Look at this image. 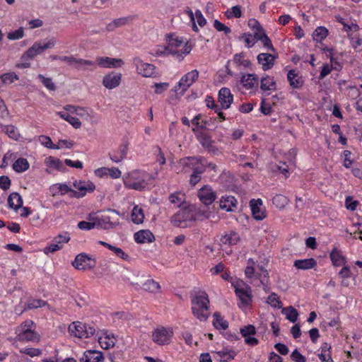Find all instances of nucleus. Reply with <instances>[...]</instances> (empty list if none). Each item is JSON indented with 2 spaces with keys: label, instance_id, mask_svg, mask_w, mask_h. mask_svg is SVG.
Wrapping results in <instances>:
<instances>
[{
  "label": "nucleus",
  "instance_id": "f257e3e1",
  "mask_svg": "<svg viewBox=\"0 0 362 362\" xmlns=\"http://www.w3.org/2000/svg\"><path fill=\"white\" fill-rule=\"evenodd\" d=\"M192 46L182 37L171 34L168 37L166 46H158L152 54L156 57L171 55L175 59L181 62L190 53Z\"/></svg>",
  "mask_w": 362,
  "mask_h": 362
},
{
  "label": "nucleus",
  "instance_id": "f03ea898",
  "mask_svg": "<svg viewBox=\"0 0 362 362\" xmlns=\"http://www.w3.org/2000/svg\"><path fill=\"white\" fill-rule=\"evenodd\" d=\"M192 311L200 321H206L210 315L209 299L207 293L200 291L192 298Z\"/></svg>",
  "mask_w": 362,
  "mask_h": 362
},
{
  "label": "nucleus",
  "instance_id": "7ed1b4c3",
  "mask_svg": "<svg viewBox=\"0 0 362 362\" xmlns=\"http://www.w3.org/2000/svg\"><path fill=\"white\" fill-rule=\"evenodd\" d=\"M149 174L142 170H132L123 177L124 187L137 191L145 189L149 184Z\"/></svg>",
  "mask_w": 362,
  "mask_h": 362
},
{
  "label": "nucleus",
  "instance_id": "20e7f679",
  "mask_svg": "<svg viewBox=\"0 0 362 362\" xmlns=\"http://www.w3.org/2000/svg\"><path fill=\"white\" fill-rule=\"evenodd\" d=\"M33 327L34 323L30 320H25L16 329L17 340L22 342H39L40 337L34 331Z\"/></svg>",
  "mask_w": 362,
  "mask_h": 362
},
{
  "label": "nucleus",
  "instance_id": "39448f33",
  "mask_svg": "<svg viewBox=\"0 0 362 362\" xmlns=\"http://www.w3.org/2000/svg\"><path fill=\"white\" fill-rule=\"evenodd\" d=\"M56 45V40L54 37L45 39V40H38L26 50L23 54V58L24 59H33L36 56L42 54L46 49L53 48Z\"/></svg>",
  "mask_w": 362,
  "mask_h": 362
},
{
  "label": "nucleus",
  "instance_id": "423d86ee",
  "mask_svg": "<svg viewBox=\"0 0 362 362\" xmlns=\"http://www.w3.org/2000/svg\"><path fill=\"white\" fill-rule=\"evenodd\" d=\"M119 215L116 210L109 209L107 214L94 216L91 220H96L97 228L110 229L119 224Z\"/></svg>",
  "mask_w": 362,
  "mask_h": 362
},
{
  "label": "nucleus",
  "instance_id": "0eeeda50",
  "mask_svg": "<svg viewBox=\"0 0 362 362\" xmlns=\"http://www.w3.org/2000/svg\"><path fill=\"white\" fill-rule=\"evenodd\" d=\"M199 72L197 69L184 74L177 85L174 87V91L183 95L189 87L198 79Z\"/></svg>",
  "mask_w": 362,
  "mask_h": 362
},
{
  "label": "nucleus",
  "instance_id": "6e6552de",
  "mask_svg": "<svg viewBox=\"0 0 362 362\" xmlns=\"http://www.w3.org/2000/svg\"><path fill=\"white\" fill-rule=\"evenodd\" d=\"M181 165L184 168H189L192 173L202 175L207 165L206 160L203 157H187L181 159Z\"/></svg>",
  "mask_w": 362,
  "mask_h": 362
},
{
  "label": "nucleus",
  "instance_id": "1a4fd4ad",
  "mask_svg": "<svg viewBox=\"0 0 362 362\" xmlns=\"http://www.w3.org/2000/svg\"><path fill=\"white\" fill-rule=\"evenodd\" d=\"M69 332L71 335L78 338H88L93 335L95 329L86 323L81 322H74L69 327Z\"/></svg>",
  "mask_w": 362,
  "mask_h": 362
},
{
  "label": "nucleus",
  "instance_id": "9d476101",
  "mask_svg": "<svg viewBox=\"0 0 362 362\" xmlns=\"http://www.w3.org/2000/svg\"><path fill=\"white\" fill-rule=\"evenodd\" d=\"M173 337V330L170 327H158L154 329L152 334L153 341L158 345L169 344Z\"/></svg>",
  "mask_w": 362,
  "mask_h": 362
},
{
  "label": "nucleus",
  "instance_id": "9b49d317",
  "mask_svg": "<svg viewBox=\"0 0 362 362\" xmlns=\"http://www.w3.org/2000/svg\"><path fill=\"white\" fill-rule=\"evenodd\" d=\"M133 64L137 74L143 77H154L156 76V68L153 64L144 62L139 57H134Z\"/></svg>",
  "mask_w": 362,
  "mask_h": 362
},
{
  "label": "nucleus",
  "instance_id": "f8f14e48",
  "mask_svg": "<svg viewBox=\"0 0 362 362\" xmlns=\"http://www.w3.org/2000/svg\"><path fill=\"white\" fill-rule=\"evenodd\" d=\"M73 186L77 191L72 189V194L70 197L76 198H81L87 193L93 192L95 189V185L90 180H76L73 183Z\"/></svg>",
  "mask_w": 362,
  "mask_h": 362
},
{
  "label": "nucleus",
  "instance_id": "ddd939ff",
  "mask_svg": "<svg viewBox=\"0 0 362 362\" xmlns=\"http://www.w3.org/2000/svg\"><path fill=\"white\" fill-rule=\"evenodd\" d=\"M95 259L86 253L78 255L73 262V266L77 269L86 270L95 267Z\"/></svg>",
  "mask_w": 362,
  "mask_h": 362
},
{
  "label": "nucleus",
  "instance_id": "4468645a",
  "mask_svg": "<svg viewBox=\"0 0 362 362\" xmlns=\"http://www.w3.org/2000/svg\"><path fill=\"white\" fill-rule=\"evenodd\" d=\"M197 137L202 147L209 153L214 156L221 153V151L214 145V141L211 139V137L208 134L201 132L197 135Z\"/></svg>",
  "mask_w": 362,
  "mask_h": 362
},
{
  "label": "nucleus",
  "instance_id": "2eb2a0df",
  "mask_svg": "<svg viewBox=\"0 0 362 362\" xmlns=\"http://www.w3.org/2000/svg\"><path fill=\"white\" fill-rule=\"evenodd\" d=\"M95 62H94L95 64V68L90 66L92 68L91 69H95L96 68V65L101 68L112 69L119 68L124 64L122 59L108 57H96Z\"/></svg>",
  "mask_w": 362,
  "mask_h": 362
},
{
  "label": "nucleus",
  "instance_id": "dca6fc26",
  "mask_svg": "<svg viewBox=\"0 0 362 362\" xmlns=\"http://www.w3.org/2000/svg\"><path fill=\"white\" fill-rule=\"evenodd\" d=\"M136 18V15H129L127 16L115 18L107 24L105 30L107 32H112L118 28L130 25Z\"/></svg>",
  "mask_w": 362,
  "mask_h": 362
},
{
  "label": "nucleus",
  "instance_id": "f3484780",
  "mask_svg": "<svg viewBox=\"0 0 362 362\" xmlns=\"http://www.w3.org/2000/svg\"><path fill=\"white\" fill-rule=\"evenodd\" d=\"M61 61L67 63L70 66H74L78 69H84L83 66H93V68L95 66L93 61L76 58L72 55L62 56Z\"/></svg>",
  "mask_w": 362,
  "mask_h": 362
},
{
  "label": "nucleus",
  "instance_id": "a211bd4d",
  "mask_svg": "<svg viewBox=\"0 0 362 362\" xmlns=\"http://www.w3.org/2000/svg\"><path fill=\"white\" fill-rule=\"evenodd\" d=\"M198 197L204 205H210L215 201L216 195L211 187L205 185L198 191Z\"/></svg>",
  "mask_w": 362,
  "mask_h": 362
},
{
  "label": "nucleus",
  "instance_id": "6ab92c4d",
  "mask_svg": "<svg viewBox=\"0 0 362 362\" xmlns=\"http://www.w3.org/2000/svg\"><path fill=\"white\" fill-rule=\"evenodd\" d=\"M277 57L269 53H260L257 55V62L261 65L264 71L271 69L274 65Z\"/></svg>",
  "mask_w": 362,
  "mask_h": 362
},
{
  "label": "nucleus",
  "instance_id": "aec40b11",
  "mask_svg": "<svg viewBox=\"0 0 362 362\" xmlns=\"http://www.w3.org/2000/svg\"><path fill=\"white\" fill-rule=\"evenodd\" d=\"M253 217L256 220H262L266 217L265 210L262 206V201L260 199H252L250 202Z\"/></svg>",
  "mask_w": 362,
  "mask_h": 362
},
{
  "label": "nucleus",
  "instance_id": "412c9836",
  "mask_svg": "<svg viewBox=\"0 0 362 362\" xmlns=\"http://www.w3.org/2000/svg\"><path fill=\"white\" fill-rule=\"evenodd\" d=\"M121 79V74L111 72L103 77V85L107 89H113L119 86Z\"/></svg>",
  "mask_w": 362,
  "mask_h": 362
},
{
  "label": "nucleus",
  "instance_id": "4be33fe9",
  "mask_svg": "<svg viewBox=\"0 0 362 362\" xmlns=\"http://www.w3.org/2000/svg\"><path fill=\"white\" fill-rule=\"evenodd\" d=\"M235 292L243 304L248 305L250 303L252 294L251 289L248 286H235Z\"/></svg>",
  "mask_w": 362,
  "mask_h": 362
},
{
  "label": "nucleus",
  "instance_id": "5701e85b",
  "mask_svg": "<svg viewBox=\"0 0 362 362\" xmlns=\"http://www.w3.org/2000/svg\"><path fill=\"white\" fill-rule=\"evenodd\" d=\"M233 100V95L228 88H222L218 92V102L222 108L228 109Z\"/></svg>",
  "mask_w": 362,
  "mask_h": 362
},
{
  "label": "nucleus",
  "instance_id": "b1692460",
  "mask_svg": "<svg viewBox=\"0 0 362 362\" xmlns=\"http://www.w3.org/2000/svg\"><path fill=\"white\" fill-rule=\"evenodd\" d=\"M45 164L47 167L46 171L48 173H52L53 170L64 171L66 169L63 163L59 158L53 156L47 157L45 159Z\"/></svg>",
  "mask_w": 362,
  "mask_h": 362
},
{
  "label": "nucleus",
  "instance_id": "393cba45",
  "mask_svg": "<svg viewBox=\"0 0 362 362\" xmlns=\"http://www.w3.org/2000/svg\"><path fill=\"white\" fill-rule=\"evenodd\" d=\"M238 201L233 196L222 197L219 202L220 208L226 211H235L237 209Z\"/></svg>",
  "mask_w": 362,
  "mask_h": 362
},
{
  "label": "nucleus",
  "instance_id": "a878e982",
  "mask_svg": "<svg viewBox=\"0 0 362 362\" xmlns=\"http://www.w3.org/2000/svg\"><path fill=\"white\" fill-rule=\"evenodd\" d=\"M134 238L139 244L152 243L155 240L153 234L149 230H141L135 233Z\"/></svg>",
  "mask_w": 362,
  "mask_h": 362
},
{
  "label": "nucleus",
  "instance_id": "bb28decb",
  "mask_svg": "<svg viewBox=\"0 0 362 362\" xmlns=\"http://www.w3.org/2000/svg\"><path fill=\"white\" fill-rule=\"evenodd\" d=\"M103 359L101 351L95 350H88L84 352L83 356L80 359V362H99Z\"/></svg>",
  "mask_w": 362,
  "mask_h": 362
},
{
  "label": "nucleus",
  "instance_id": "cd10ccee",
  "mask_svg": "<svg viewBox=\"0 0 362 362\" xmlns=\"http://www.w3.org/2000/svg\"><path fill=\"white\" fill-rule=\"evenodd\" d=\"M287 79L290 86L295 89L300 88L304 83L302 76H299L293 69L290 70L288 72Z\"/></svg>",
  "mask_w": 362,
  "mask_h": 362
},
{
  "label": "nucleus",
  "instance_id": "c85d7f7f",
  "mask_svg": "<svg viewBox=\"0 0 362 362\" xmlns=\"http://www.w3.org/2000/svg\"><path fill=\"white\" fill-rule=\"evenodd\" d=\"M49 191L52 195L54 197L57 195L63 196L69 192L72 194V189L67 185L63 183H57L52 185L49 188Z\"/></svg>",
  "mask_w": 362,
  "mask_h": 362
},
{
  "label": "nucleus",
  "instance_id": "c756f323",
  "mask_svg": "<svg viewBox=\"0 0 362 362\" xmlns=\"http://www.w3.org/2000/svg\"><path fill=\"white\" fill-rule=\"evenodd\" d=\"M317 265V261L314 258L296 259L293 262V267L297 269L308 270L314 268Z\"/></svg>",
  "mask_w": 362,
  "mask_h": 362
},
{
  "label": "nucleus",
  "instance_id": "7c9ffc66",
  "mask_svg": "<svg viewBox=\"0 0 362 362\" xmlns=\"http://www.w3.org/2000/svg\"><path fill=\"white\" fill-rule=\"evenodd\" d=\"M240 83L247 90H250L258 85V78L255 74H245L241 77Z\"/></svg>",
  "mask_w": 362,
  "mask_h": 362
},
{
  "label": "nucleus",
  "instance_id": "2f4dec72",
  "mask_svg": "<svg viewBox=\"0 0 362 362\" xmlns=\"http://www.w3.org/2000/svg\"><path fill=\"white\" fill-rule=\"evenodd\" d=\"M115 336L111 334L105 333L98 338V342L100 346L104 349H109L113 347L115 344Z\"/></svg>",
  "mask_w": 362,
  "mask_h": 362
},
{
  "label": "nucleus",
  "instance_id": "473e14b6",
  "mask_svg": "<svg viewBox=\"0 0 362 362\" xmlns=\"http://www.w3.org/2000/svg\"><path fill=\"white\" fill-rule=\"evenodd\" d=\"M255 262L253 259L250 258L247 260V266L245 269V274L247 278L251 279V281H254L260 278V274L256 272L255 268Z\"/></svg>",
  "mask_w": 362,
  "mask_h": 362
},
{
  "label": "nucleus",
  "instance_id": "72a5a7b5",
  "mask_svg": "<svg viewBox=\"0 0 362 362\" xmlns=\"http://www.w3.org/2000/svg\"><path fill=\"white\" fill-rule=\"evenodd\" d=\"M128 147L125 144L120 145L118 149L113 153H110V159L115 163H119L125 158Z\"/></svg>",
  "mask_w": 362,
  "mask_h": 362
},
{
  "label": "nucleus",
  "instance_id": "f704fd0d",
  "mask_svg": "<svg viewBox=\"0 0 362 362\" xmlns=\"http://www.w3.org/2000/svg\"><path fill=\"white\" fill-rule=\"evenodd\" d=\"M321 352L318 354L319 359L322 362H333L331 356V345L327 342L323 343L320 347Z\"/></svg>",
  "mask_w": 362,
  "mask_h": 362
},
{
  "label": "nucleus",
  "instance_id": "c9c22d12",
  "mask_svg": "<svg viewBox=\"0 0 362 362\" xmlns=\"http://www.w3.org/2000/svg\"><path fill=\"white\" fill-rule=\"evenodd\" d=\"M260 88L263 91H272L276 89V81L272 76H266L261 79Z\"/></svg>",
  "mask_w": 362,
  "mask_h": 362
},
{
  "label": "nucleus",
  "instance_id": "e433bc0d",
  "mask_svg": "<svg viewBox=\"0 0 362 362\" xmlns=\"http://www.w3.org/2000/svg\"><path fill=\"white\" fill-rule=\"evenodd\" d=\"M8 204L11 209L17 211L23 206V199L18 193L13 192L8 196Z\"/></svg>",
  "mask_w": 362,
  "mask_h": 362
},
{
  "label": "nucleus",
  "instance_id": "4c0bfd02",
  "mask_svg": "<svg viewBox=\"0 0 362 362\" xmlns=\"http://www.w3.org/2000/svg\"><path fill=\"white\" fill-rule=\"evenodd\" d=\"M98 243L107 247L110 250L112 251L118 257L124 260H128L129 259V256L127 253H125L121 248L113 246L102 240L98 241Z\"/></svg>",
  "mask_w": 362,
  "mask_h": 362
},
{
  "label": "nucleus",
  "instance_id": "58836bf2",
  "mask_svg": "<svg viewBox=\"0 0 362 362\" xmlns=\"http://www.w3.org/2000/svg\"><path fill=\"white\" fill-rule=\"evenodd\" d=\"M239 240V235L234 231H231L229 233L223 235L221 238V243L228 245H236Z\"/></svg>",
  "mask_w": 362,
  "mask_h": 362
},
{
  "label": "nucleus",
  "instance_id": "ea45409f",
  "mask_svg": "<svg viewBox=\"0 0 362 362\" xmlns=\"http://www.w3.org/2000/svg\"><path fill=\"white\" fill-rule=\"evenodd\" d=\"M330 258L332 264L335 267H339L345 264V257L341 255V252L337 248L332 250L330 253Z\"/></svg>",
  "mask_w": 362,
  "mask_h": 362
},
{
  "label": "nucleus",
  "instance_id": "a19ab883",
  "mask_svg": "<svg viewBox=\"0 0 362 362\" xmlns=\"http://www.w3.org/2000/svg\"><path fill=\"white\" fill-rule=\"evenodd\" d=\"M213 317V325L217 329L226 330L228 327V322L218 313H215Z\"/></svg>",
  "mask_w": 362,
  "mask_h": 362
},
{
  "label": "nucleus",
  "instance_id": "79ce46f5",
  "mask_svg": "<svg viewBox=\"0 0 362 362\" xmlns=\"http://www.w3.org/2000/svg\"><path fill=\"white\" fill-rule=\"evenodd\" d=\"M30 167V164L26 158H20L17 159L13 164V169L17 173H23L27 170Z\"/></svg>",
  "mask_w": 362,
  "mask_h": 362
},
{
  "label": "nucleus",
  "instance_id": "37998d69",
  "mask_svg": "<svg viewBox=\"0 0 362 362\" xmlns=\"http://www.w3.org/2000/svg\"><path fill=\"white\" fill-rule=\"evenodd\" d=\"M219 356L220 360L223 362H228L233 360L236 356V352L231 349H222L216 352Z\"/></svg>",
  "mask_w": 362,
  "mask_h": 362
},
{
  "label": "nucleus",
  "instance_id": "c03bdc74",
  "mask_svg": "<svg viewBox=\"0 0 362 362\" xmlns=\"http://www.w3.org/2000/svg\"><path fill=\"white\" fill-rule=\"evenodd\" d=\"M57 114L60 116L61 118L68 122L75 129H78L81 127V122L78 118L74 117L68 113H64L62 112H57Z\"/></svg>",
  "mask_w": 362,
  "mask_h": 362
},
{
  "label": "nucleus",
  "instance_id": "a18cd8bd",
  "mask_svg": "<svg viewBox=\"0 0 362 362\" xmlns=\"http://www.w3.org/2000/svg\"><path fill=\"white\" fill-rule=\"evenodd\" d=\"M144 218V214L141 208L135 206L132 212V220L136 224L141 223Z\"/></svg>",
  "mask_w": 362,
  "mask_h": 362
},
{
  "label": "nucleus",
  "instance_id": "49530a36",
  "mask_svg": "<svg viewBox=\"0 0 362 362\" xmlns=\"http://www.w3.org/2000/svg\"><path fill=\"white\" fill-rule=\"evenodd\" d=\"M282 313L285 315L286 319L291 322H295L298 319V313L292 306L284 308L282 310Z\"/></svg>",
  "mask_w": 362,
  "mask_h": 362
},
{
  "label": "nucleus",
  "instance_id": "de8ad7c7",
  "mask_svg": "<svg viewBox=\"0 0 362 362\" xmlns=\"http://www.w3.org/2000/svg\"><path fill=\"white\" fill-rule=\"evenodd\" d=\"M18 79V76L13 72L4 74L0 76V87L5 84L11 83Z\"/></svg>",
  "mask_w": 362,
  "mask_h": 362
},
{
  "label": "nucleus",
  "instance_id": "09e8293b",
  "mask_svg": "<svg viewBox=\"0 0 362 362\" xmlns=\"http://www.w3.org/2000/svg\"><path fill=\"white\" fill-rule=\"evenodd\" d=\"M272 203L278 209H284L288 203V199L286 197L282 194H276L272 199Z\"/></svg>",
  "mask_w": 362,
  "mask_h": 362
},
{
  "label": "nucleus",
  "instance_id": "8fccbe9b",
  "mask_svg": "<svg viewBox=\"0 0 362 362\" xmlns=\"http://www.w3.org/2000/svg\"><path fill=\"white\" fill-rule=\"evenodd\" d=\"M328 35V30L325 27H317L313 33V37L316 42H321L326 38Z\"/></svg>",
  "mask_w": 362,
  "mask_h": 362
},
{
  "label": "nucleus",
  "instance_id": "3c124183",
  "mask_svg": "<svg viewBox=\"0 0 362 362\" xmlns=\"http://www.w3.org/2000/svg\"><path fill=\"white\" fill-rule=\"evenodd\" d=\"M144 289L145 291L151 292V293H157L159 291L160 286V284L155 281L153 279L147 280L143 285Z\"/></svg>",
  "mask_w": 362,
  "mask_h": 362
},
{
  "label": "nucleus",
  "instance_id": "603ef678",
  "mask_svg": "<svg viewBox=\"0 0 362 362\" xmlns=\"http://www.w3.org/2000/svg\"><path fill=\"white\" fill-rule=\"evenodd\" d=\"M233 62L236 65L243 66L244 68L250 66V60L245 59V54L243 52L234 55Z\"/></svg>",
  "mask_w": 362,
  "mask_h": 362
},
{
  "label": "nucleus",
  "instance_id": "864d4df0",
  "mask_svg": "<svg viewBox=\"0 0 362 362\" xmlns=\"http://www.w3.org/2000/svg\"><path fill=\"white\" fill-rule=\"evenodd\" d=\"M256 40L258 41H261L264 47L266 48L267 49L275 51L271 40L266 35L265 33H262L261 35H257V38Z\"/></svg>",
  "mask_w": 362,
  "mask_h": 362
},
{
  "label": "nucleus",
  "instance_id": "5fc2aeb1",
  "mask_svg": "<svg viewBox=\"0 0 362 362\" xmlns=\"http://www.w3.org/2000/svg\"><path fill=\"white\" fill-rule=\"evenodd\" d=\"M248 25L254 30V35L256 39L257 38V35H261L262 33H265L262 25L255 19H250Z\"/></svg>",
  "mask_w": 362,
  "mask_h": 362
},
{
  "label": "nucleus",
  "instance_id": "6e6d98bb",
  "mask_svg": "<svg viewBox=\"0 0 362 362\" xmlns=\"http://www.w3.org/2000/svg\"><path fill=\"white\" fill-rule=\"evenodd\" d=\"M94 218V216H90L89 220L90 221H80L78 223V227L81 230H89L94 228H97L96 220H91V218Z\"/></svg>",
  "mask_w": 362,
  "mask_h": 362
},
{
  "label": "nucleus",
  "instance_id": "4d7b16f0",
  "mask_svg": "<svg viewBox=\"0 0 362 362\" xmlns=\"http://www.w3.org/2000/svg\"><path fill=\"white\" fill-rule=\"evenodd\" d=\"M240 39L244 41L245 47L247 48L252 47L255 45L256 41H257L256 37H255V35H252L250 33L242 34V35L240 37Z\"/></svg>",
  "mask_w": 362,
  "mask_h": 362
},
{
  "label": "nucleus",
  "instance_id": "13d9d810",
  "mask_svg": "<svg viewBox=\"0 0 362 362\" xmlns=\"http://www.w3.org/2000/svg\"><path fill=\"white\" fill-rule=\"evenodd\" d=\"M170 203L180 207L184 202L183 195L180 192H175L169 196Z\"/></svg>",
  "mask_w": 362,
  "mask_h": 362
},
{
  "label": "nucleus",
  "instance_id": "bf43d9fd",
  "mask_svg": "<svg viewBox=\"0 0 362 362\" xmlns=\"http://www.w3.org/2000/svg\"><path fill=\"white\" fill-rule=\"evenodd\" d=\"M3 131L11 139L17 140L19 137V133L16 127L13 125L5 126Z\"/></svg>",
  "mask_w": 362,
  "mask_h": 362
},
{
  "label": "nucleus",
  "instance_id": "052dcab7",
  "mask_svg": "<svg viewBox=\"0 0 362 362\" xmlns=\"http://www.w3.org/2000/svg\"><path fill=\"white\" fill-rule=\"evenodd\" d=\"M226 15L228 18H240L241 17L242 12L240 9V6H234L230 9L227 10L226 12Z\"/></svg>",
  "mask_w": 362,
  "mask_h": 362
},
{
  "label": "nucleus",
  "instance_id": "680f3d73",
  "mask_svg": "<svg viewBox=\"0 0 362 362\" xmlns=\"http://www.w3.org/2000/svg\"><path fill=\"white\" fill-rule=\"evenodd\" d=\"M24 36V30L23 28H19L18 30L15 31H12L8 33L7 37L10 40H16L23 38Z\"/></svg>",
  "mask_w": 362,
  "mask_h": 362
},
{
  "label": "nucleus",
  "instance_id": "e2e57ef3",
  "mask_svg": "<svg viewBox=\"0 0 362 362\" xmlns=\"http://www.w3.org/2000/svg\"><path fill=\"white\" fill-rule=\"evenodd\" d=\"M20 352L28 355L30 357L38 356L42 354L41 349L31 347L22 349L20 350Z\"/></svg>",
  "mask_w": 362,
  "mask_h": 362
},
{
  "label": "nucleus",
  "instance_id": "0e129e2a",
  "mask_svg": "<svg viewBox=\"0 0 362 362\" xmlns=\"http://www.w3.org/2000/svg\"><path fill=\"white\" fill-rule=\"evenodd\" d=\"M38 141L45 147H47L50 149H54L55 144L52 143L50 137L45 135H41L38 137Z\"/></svg>",
  "mask_w": 362,
  "mask_h": 362
},
{
  "label": "nucleus",
  "instance_id": "69168bd1",
  "mask_svg": "<svg viewBox=\"0 0 362 362\" xmlns=\"http://www.w3.org/2000/svg\"><path fill=\"white\" fill-rule=\"evenodd\" d=\"M38 78H40L42 83V84L49 90H54L56 88L54 83L52 82L50 78H46L42 74L38 75Z\"/></svg>",
  "mask_w": 362,
  "mask_h": 362
},
{
  "label": "nucleus",
  "instance_id": "338daca9",
  "mask_svg": "<svg viewBox=\"0 0 362 362\" xmlns=\"http://www.w3.org/2000/svg\"><path fill=\"white\" fill-rule=\"evenodd\" d=\"M255 327L252 325L240 328V333L245 338L255 334Z\"/></svg>",
  "mask_w": 362,
  "mask_h": 362
},
{
  "label": "nucleus",
  "instance_id": "774afa93",
  "mask_svg": "<svg viewBox=\"0 0 362 362\" xmlns=\"http://www.w3.org/2000/svg\"><path fill=\"white\" fill-rule=\"evenodd\" d=\"M60 250V247L55 243L52 240L44 248L43 252L45 254L48 255L49 253H53Z\"/></svg>",
  "mask_w": 362,
  "mask_h": 362
}]
</instances>
